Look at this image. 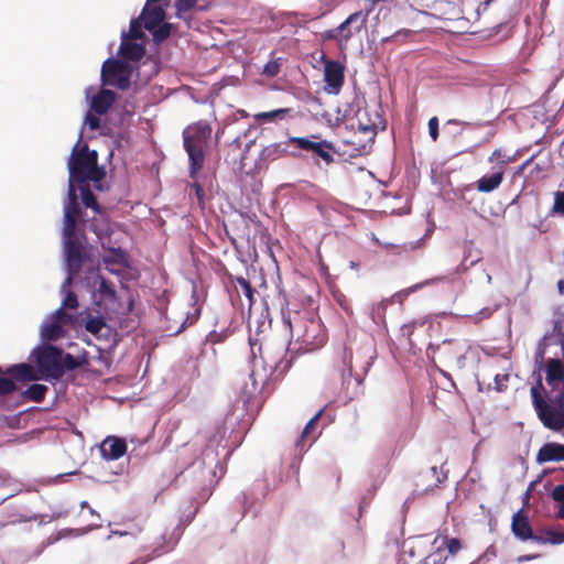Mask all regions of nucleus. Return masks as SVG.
<instances>
[{
	"label": "nucleus",
	"mask_w": 564,
	"mask_h": 564,
	"mask_svg": "<svg viewBox=\"0 0 564 564\" xmlns=\"http://www.w3.org/2000/svg\"><path fill=\"white\" fill-rule=\"evenodd\" d=\"M66 167L68 172L67 193L63 204V227L61 231L62 246L76 247L78 240L74 241L73 219L74 212L90 208L95 215H101V206L89 188V183L98 192L109 189L107 181V169L99 164V153L90 149L86 142H82V133L73 145L67 158Z\"/></svg>",
	"instance_id": "1"
},
{
	"label": "nucleus",
	"mask_w": 564,
	"mask_h": 564,
	"mask_svg": "<svg viewBox=\"0 0 564 564\" xmlns=\"http://www.w3.org/2000/svg\"><path fill=\"white\" fill-rule=\"evenodd\" d=\"M74 250L79 259V285L89 294L93 308L106 313L130 314L134 307V299L130 297L127 307H122L116 284L101 271L98 248L87 245L76 246Z\"/></svg>",
	"instance_id": "2"
},
{
	"label": "nucleus",
	"mask_w": 564,
	"mask_h": 564,
	"mask_svg": "<svg viewBox=\"0 0 564 564\" xmlns=\"http://www.w3.org/2000/svg\"><path fill=\"white\" fill-rule=\"evenodd\" d=\"M234 421V413L230 415H227L225 419V422L223 425L218 426L215 433L210 435L208 438L207 445L202 451L200 457L194 459L188 466L185 468L176 471L174 474V478L172 480H169L166 484L164 482V486H172L176 485L178 481V478L183 476L184 478H187L189 476H193V480H200L205 478V466L212 467L214 464L215 467L220 466V459L217 457L219 456L218 451H216L215 455V447H223L225 452L224 457L227 458L231 455L232 449H227L228 447V441L223 445L224 435L228 429V425H232Z\"/></svg>",
	"instance_id": "3"
},
{
	"label": "nucleus",
	"mask_w": 564,
	"mask_h": 564,
	"mask_svg": "<svg viewBox=\"0 0 564 564\" xmlns=\"http://www.w3.org/2000/svg\"><path fill=\"white\" fill-rule=\"evenodd\" d=\"M30 359L40 378L51 383L61 381L74 367L72 354L53 344H39L32 349Z\"/></svg>",
	"instance_id": "4"
},
{
	"label": "nucleus",
	"mask_w": 564,
	"mask_h": 564,
	"mask_svg": "<svg viewBox=\"0 0 564 564\" xmlns=\"http://www.w3.org/2000/svg\"><path fill=\"white\" fill-rule=\"evenodd\" d=\"M545 371V357H543L542 350H539V352H534L533 355V370L531 375L533 383L530 388L531 403L538 419L545 429L553 432H561V421L555 420L553 412L555 408L552 405V402L549 401L551 393L549 392V388L544 386Z\"/></svg>",
	"instance_id": "5"
},
{
	"label": "nucleus",
	"mask_w": 564,
	"mask_h": 564,
	"mask_svg": "<svg viewBox=\"0 0 564 564\" xmlns=\"http://www.w3.org/2000/svg\"><path fill=\"white\" fill-rule=\"evenodd\" d=\"M117 99V93L106 87L96 90L93 86L85 88V100L88 109L84 116L78 135L85 127L90 131H98L101 135L111 137L113 129L100 117L106 115Z\"/></svg>",
	"instance_id": "6"
},
{
	"label": "nucleus",
	"mask_w": 564,
	"mask_h": 564,
	"mask_svg": "<svg viewBox=\"0 0 564 564\" xmlns=\"http://www.w3.org/2000/svg\"><path fill=\"white\" fill-rule=\"evenodd\" d=\"M167 0H147L140 14L132 17L135 20V30L149 32L156 44H161L171 34V23L165 19V7Z\"/></svg>",
	"instance_id": "7"
},
{
	"label": "nucleus",
	"mask_w": 564,
	"mask_h": 564,
	"mask_svg": "<svg viewBox=\"0 0 564 564\" xmlns=\"http://www.w3.org/2000/svg\"><path fill=\"white\" fill-rule=\"evenodd\" d=\"M251 336H249V344L251 351H253L256 341ZM283 356H280L276 359L271 361L265 358H261V369L258 368V362L253 354V368L249 375L252 386V391L257 390L258 384L261 383V388H265L269 384H275L281 381L284 375L292 367L293 360L292 358H286L288 346L282 347Z\"/></svg>",
	"instance_id": "8"
},
{
	"label": "nucleus",
	"mask_w": 564,
	"mask_h": 564,
	"mask_svg": "<svg viewBox=\"0 0 564 564\" xmlns=\"http://www.w3.org/2000/svg\"><path fill=\"white\" fill-rule=\"evenodd\" d=\"M545 383L551 393L550 402L555 408L553 410L555 420L561 421V431L564 430V350L563 357L557 351L553 356L545 357Z\"/></svg>",
	"instance_id": "9"
},
{
	"label": "nucleus",
	"mask_w": 564,
	"mask_h": 564,
	"mask_svg": "<svg viewBox=\"0 0 564 564\" xmlns=\"http://www.w3.org/2000/svg\"><path fill=\"white\" fill-rule=\"evenodd\" d=\"M62 257L66 276L59 290L62 294V302L59 307H62L64 311V308L73 310L78 306V297L76 293L70 290V285L73 283L79 285V259L78 253L74 250V247L69 246H62Z\"/></svg>",
	"instance_id": "10"
},
{
	"label": "nucleus",
	"mask_w": 564,
	"mask_h": 564,
	"mask_svg": "<svg viewBox=\"0 0 564 564\" xmlns=\"http://www.w3.org/2000/svg\"><path fill=\"white\" fill-rule=\"evenodd\" d=\"M135 66L118 57L109 56L104 61L100 69V83L102 87H113L126 90L131 85V78Z\"/></svg>",
	"instance_id": "11"
},
{
	"label": "nucleus",
	"mask_w": 564,
	"mask_h": 564,
	"mask_svg": "<svg viewBox=\"0 0 564 564\" xmlns=\"http://www.w3.org/2000/svg\"><path fill=\"white\" fill-rule=\"evenodd\" d=\"M93 310L95 314L88 307L78 313V321L82 323L85 330L97 338L117 343L119 340V334L116 328L108 324V321L112 315H119L120 313H106L98 308Z\"/></svg>",
	"instance_id": "12"
},
{
	"label": "nucleus",
	"mask_w": 564,
	"mask_h": 564,
	"mask_svg": "<svg viewBox=\"0 0 564 564\" xmlns=\"http://www.w3.org/2000/svg\"><path fill=\"white\" fill-rule=\"evenodd\" d=\"M135 20H130L129 29L122 30L120 35V45L118 48L119 59L127 61L131 65L138 64L147 53L144 40L145 33L135 30Z\"/></svg>",
	"instance_id": "13"
},
{
	"label": "nucleus",
	"mask_w": 564,
	"mask_h": 564,
	"mask_svg": "<svg viewBox=\"0 0 564 564\" xmlns=\"http://www.w3.org/2000/svg\"><path fill=\"white\" fill-rule=\"evenodd\" d=\"M317 138V134L306 137H289V143L294 144L295 149L299 151L312 153L316 164H318V159H321L325 162V164L329 165L335 161L333 154L330 153V151H335V144L326 139L319 141L313 140Z\"/></svg>",
	"instance_id": "14"
},
{
	"label": "nucleus",
	"mask_w": 564,
	"mask_h": 564,
	"mask_svg": "<svg viewBox=\"0 0 564 564\" xmlns=\"http://www.w3.org/2000/svg\"><path fill=\"white\" fill-rule=\"evenodd\" d=\"M72 315L57 307L48 314L40 325V344H51L65 337L66 324L70 322Z\"/></svg>",
	"instance_id": "15"
},
{
	"label": "nucleus",
	"mask_w": 564,
	"mask_h": 564,
	"mask_svg": "<svg viewBox=\"0 0 564 564\" xmlns=\"http://www.w3.org/2000/svg\"><path fill=\"white\" fill-rule=\"evenodd\" d=\"M101 248L106 252L100 259L105 269L112 275L120 279L121 289H126L122 281L123 270L131 268L130 256L128 251L120 246L115 247L109 241H101Z\"/></svg>",
	"instance_id": "16"
},
{
	"label": "nucleus",
	"mask_w": 564,
	"mask_h": 564,
	"mask_svg": "<svg viewBox=\"0 0 564 564\" xmlns=\"http://www.w3.org/2000/svg\"><path fill=\"white\" fill-rule=\"evenodd\" d=\"M283 155L300 156V152L295 149L294 144L275 142L263 147L258 159L254 162L253 171L264 172L269 169L271 162L278 160Z\"/></svg>",
	"instance_id": "17"
},
{
	"label": "nucleus",
	"mask_w": 564,
	"mask_h": 564,
	"mask_svg": "<svg viewBox=\"0 0 564 564\" xmlns=\"http://www.w3.org/2000/svg\"><path fill=\"white\" fill-rule=\"evenodd\" d=\"M345 64L339 61H329L323 66V89L326 94L336 96L340 93L345 83Z\"/></svg>",
	"instance_id": "18"
},
{
	"label": "nucleus",
	"mask_w": 564,
	"mask_h": 564,
	"mask_svg": "<svg viewBox=\"0 0 564 564\" xmlns=\"http://www.w3.org/2000/svg\"><path fill=\"white\" fill-rule=\"evenodd\" d=\"M126 440L120 436L108 435L99 445L101 457L107 460H117L127 454Z\"/></svg>",
	"instance_id": "19"
},
{
	"label": "nucleus",
	"mask_w": 564,
	"mask_h": 564,
	"mask_svg": "<svg viewBox=\"0 0 564 564\" xmlns=\"http://www.w3.org/2000/svg\"><path fill=\"white\" fill-rule=\"evenodd\" d=\"M183 148L188 155V175L192 180H195L198 173L203 170L206 156V147L194 145L188 141V138L185 137Z\"/></svg>",
	"instance_id": "20"
},
{
	"label": "nucleus",
	"mask_w": 564,
	"mask_h": 564,
	"mask_svg": "<svg viewBox=\"0 0 564 564\" xmlns=\"http://www.w3.org/2000/svg\"><path fill=\"white\" fill-rule=\"evenodd\" d=\"M212 135V126L209 122L199 120L197 122H194L189 126H187L183 132V142L185 141V137L188 138V141L194 145H205L207 147V143Z\"/></svg>",
	"instance_id": "21"
},
{
	"label": "nucleus",
	"mask_w": 564,
	"mask_h": 564,
	"mask_svg": "<svg viewBox=\"0 0 564 564\" xmlns=\"http://www.w3.org/2000/svg\"><path fill=\"white\" fill-rule=\"evenodd\" d=\"M511 532L521 542H535L536 534L533 533L528 516L523 509L513 513L511 519Z\"/></svg>",
	"instance_id": "22"
},
{
	"label": "nucleus",
	"mask_w": 564,
	"mask_h": 564,
	"mask_svg": "<svg viewBox=\"0 0 564 564\" xmlns=\"http://www.w3.org/2000/svg\"><path fill=\"white\" fill-rule=\"evenodd\" d=\"M324 416V408L323 409H319L310 420L308 422L305 424L304 429L302 430V433L300 435V437L297 438V441L295 442V449L299 451V455L295 454L294 458H293V462L291 463V467L293 469H299L300 467V463H301V459H302V453L304 452V448H303V442L305 438L307 437H313V440H315V436L313 435L319 420Z\"/></svg>",
	"instance_id": "23"
},
{
	"label": "nucleus",
	"mask_w": 564,
	"mask_h": 564,
	"mask_svg": "<svg viewBox=\"0 0 564 564\" xmlns=\"http://www.w3.org/2000/svg\"><path fill=\"white\" fill-rule=\"evenodd\" d=\"M98 216L99 217H91L89 224L87 225V230L94 232L97 236L100 245L101 241L111 242V236L115 232V223L110 220L104 210H101V215Z\"/></svg>",
	"instance_id": "24"
},
{
	"label": "nucleus",
	"mask_w": 564,
	"mask_h": 564,
	"mask_svg": "<svg viewBox=\"0 0 564 564\" xmlns=\"http://www.w3.org/2000/svg\"><path fill=\"white\" fill-rule=\"evenodd\" d=\"M564 444L546 442L538 451L535 462L543 465L550 462H564Z\"/></svg>",
	"instance_id": "25"
},
{
	"label": "nucleus",
	"mask_w": 564,
	"mask_h": 564,
	"mask_svg": "<svg viewBox=\"0 0 564 564\" xmlns=\"http://www.w3.org/2000/svg\"><path fill=\"white\" fill-rule=\"evenodd\" d=\"M73 219V240L80 241L78 242L79 246H89L91 245L86 236L87 231V225L89 224L91 218H88L86 208L83 207L82 212L77 210L72 214Z\"/></svg>",
	"instance_id": "26"
},
{
	"label": "nucleus",
	"mask_w": 564,
	"mask_h": 564,
	"mask_svg": "<svg viewBox=\"0 0 564 564\" xmlns=\"http://www.w3.org/2000/svg\"><path fill=\"white\" fill-rule=\"evenodd\" d=\"M6 371L8 377L12 378L15 384L33 381L36 379L37 373L35 367L33 368L24 362L10 365L7 367Z\"/></svg>",
	"instance_id": "27"
},
{
	"label": "nucleus",
	"mask_w": 564,
	"mask_h": 564,
	"mask_svg": "<svg viewBox=\"0 0 564 564\" xmlns=\"http://www.w3.org/2000/svg\"><path fill=\"white\" fill-rule=\"evenodd\" d=\"M503 177V170L495 171L491 174H485L476 182V188L480 193H492L501 185Z\"/></svg>",
	"instance_id": "28"
},
{
	"label": "nucleus",
	"mask_w": 564,
	"mask_h": 564,
	"mask_svg": "<svg viewBox=\"0 0 564 564\" xmlns=\"http://www.w3.org/2000/svg\"><path fill=\"white\" fill-rule=\"evenodd\" d=\"M364 21L361 20V12L357 11L350 13L338 26V32L345 39V43L352 36L354 32H359Z\"/></svg>",
	"instance_id": "29"
},
{
	"label": "nucleus",
	"mask_w": 564,
	"mask_h": 564,
	"mask_svg": "<svg viewBox=\"0 0 564 564\" xmlns=\"http://www.w3.org/2000/svg\"><path fill=\"white\" fill-rule=\"evenodd\" d=\"M175 17L180 20L188 21L192 17L188 15V12L193 11H207L209 7H203L200 4V0H175Z\"/></svg>",
	"instance_id": "30"
},
{
	"label": "nucleus",
	"mask_w": 564,
	"mask_h": 564,
	"mask_svg": "<svg viewBox=\"0 0 564 564\" xmlns=\"http://www.w3.org/2000/svg\"><path fill=\"white\" fill-rule=\"evenodd\" d=\"M551 346H558L561 350L560 357H563L564 351V341L560 340V335L552 334V330L546 332L542 338L538 341L535 351L539 352V350H542L543 357H547L546 354L550 351Z\"/></svg>",
	"instance_id": "31"
},
{
	"label": "nucleus",
	"mask_w": 564,
	"mask_h": 564,
	"mask_svg": "<svg viewBox=\"0 0 564 564\" xmlns=\"http://www.w3.org/2000/svg\"><path fill=\"white\" fill-rule=\"evenodd\" d=\"M184 530H185V524L183 522L177 523L170 534L167 532H164L161 535L162 543H160L155 547L164 546L165 549H167V553L170 551L174 550V547L178 543L180 539L182 538Z\"/></svg>",
	"instance_id": "32"
},
{
	"label": "nucleus",
	"mask_w": 564,
	"mask_h": 564,
	"mask_svg": "<svg viewBox=\"0 0 564 564\" xmlns=\"http://www.w3.org/2000/svg\"><path fill=\"white\" fill-rule=\"evenodd\" d=\"M535 543L561 545L564 543V530L546 529L542 535L536 534Z\"/></svg>",
	"instance_id": "33"
},
{
	"label": "nucleus",
	"mask_w": 564,
	"mask_h": 564,
	"mask_svg": "<svg viewBox=\"0 0 564 564\" xmlns=\"http://www.w3.org/2000/svg\"><path fill=\"white\" fill-rule=\"evenodd\" d=\"M48 391V387L43 383L32 382L22 392V397L34 402H40L45 398Z\"/></svg>",
	"instance_id": "34"
},
{
	"label": "nucleus",
	"mask_w": 564,
	"mask_h": 564,
	"mask_svg": "<svg viewBox=\"0 0 564 564\" xmlns=\"http://www.w3.org/2000/svg\"><path fill=\"white\" fill-rule=\"evenodd\" d=\"M373 240L379 246H382L386 249L390 250L393 254H402L403 252H408V251H411V250H414L415 248H417L422 239H417V240L409 242V243L394 245L391 242L383 243L373 235Z\"/></svg>",
	"instance_id": "35"
},
{
	"label": "nucleus",
	"mask_w": 564,
	"mask_h": 564,
	"mask_svg": "<svg viewBox=\"0 0 564 564\" xmlns=\"http://www.w3.org/2000/svg\"><path fill=\"white\" fill-rule=\"evenodd\" d=\"M195 499L191 498L185 506L180 508L178 523H184L185 528L192 523L198 512V506H194Z\"/></svg>",
	"instance_id": "36"
},
{
	"label": "nucleus",
	"mask_w": 564,
	"mask_h": 564,
	"mask_svg": "<svg viewBox=\"0 0 564 564\" xmlns=\"http://www.w3.org/2000/svg\"><path fill=\"white\" fill-rule=\"evenodd\" d=\"M289 112V108H278L265 112H259L256 115V119L260 121L275 122L278 120H283Z\"/></svg>",
	"instance_id": "37"
},
{
	"label": "nucleus",
	"mask_w": 564,
	"mask_h": 564,
	"mask_svg": "<svg viewBox=\"0 0 564 564\" xmlns=\"http://www.w3.org/2000/svg\"><path fill=\"white\" fill-rule=\"evenodd\" d=\"M512 33V25L509 22H501L492 26L489 31V37L498 36L497 42L508 39Z\"/></svg>",
	"instance_id": "38"
},
{
	"label": "nucleus",
	"mask_w": 564,
	"mask_h": 564,
	"mask_svg": "<svg viewBox=\"0 0 564 564\" xmlns=\"http://www.w3.org/2000/svg\"><path fill=\"white\" fill-rule=\"evenodd\" d=\"M235 280L242 289L243 295L247 297L249 306L251 307L256 302V289L251 285L248 279L241 275H237Z\"/></svg>",
	"instance_id": "39"
},
{
	"label": "nucleus",
	"mask_w": 564,
	"mask_h": 564,
	"mask_svg": "<svg viewBox=\"0 0 564 564\" xmlns=\"http://www.w3.org/2000/svg\"><path fill=\"white\" fill-rule=\"evenodd\" d=\"M17 391L15 383L12 378H9L7 371L0 366V397L13 393Z\"/></svg>",
	"instance_id": "40"
},
{
	"label": "nucleus",
	"mask_w": 564,
	"mask_h": 564,
	"mask_svg": "<svg viewBox=\"0 0 564 564\" xmlns=\"http://www.w3.org/2000/svg\"><path fill=\"white\" fill-rule=\"evenodd\" d=\"M375 143V134H372L365 143H361L352 149L345 161H349L357 156L367 155L371 152L372 144Z\"/></svg>",
	"instance_id": "41"
},
{
	"label": "nucleus",
	"mask_w": 564,
	"mask_h": 564,
	"mask_svg": "<svg viewBox=\"0 0 564 564\" xmlns=\"http://www.w3.org/2000/svg\"><path fill=\"white\" fill-rule=\"evenodd\" d=\"M549 216H557L564 218V191H556L553 194V206Z\"/></svg>",
	"instance_id": "42"
},
{
	"label": "nucleus",
	"mask_w": 564,
	"mask_h": 564,
	"mask_svg": "<svg viewBox=\"0 0 564 564\" xmlns=\"http://www.w3.org/2000/svg\"><path fill=\"white\" fill-rule=\"evenodd\" d=\"M488 161L490 163L497 162L498 164H501L505 166V165L516 162V155H508L501 149H495L492 151L491 155L488 158Z\"/></svg>",
	"instance_id": "43"
},
{
	"label": "nucleus",
	"mask_w": 564,
	"mask_h": 564,
	"mask_svg": "<svg viewBox=\"0 0 564 564\" xmlns=\"http://www.w3.org/2000/svg\"><path fill=\"white\" fill-rule=\"evenodd\" d=\"M256 171H251L247 173V176L250 177V181H247L243 185V189L246 192H250L252 195H259L262 189V182L256 177Z\"/></svg>",
	"instance_id": "44"
},
{
	"label": "nucleus",
	"mask_w": 564,
	"mask_h": 564,
	"mask_svg": "<svg viewBox=\"0 0 564 564\" xmlns=\"http://www.w3.org/2000/svg\"><path fill=\"white\" fill-rule=\"evenodd\" d=\"M343 364L345 369L343 370V380H346L347 376H352L354 367H352V349L344 346L343 352Z\"/></svg>",
	"instance_id": "45"
},
{
	"label": "nucleus",
	"mask_w": 564,
	"mask_h": 564,
	"mask_svg": "<svg viewBox=\"0 0 564 564\" xmlns=\"http://www.w3.org/2000/svg\"><path fill=\"white\" fill-rule=\"evenodd\" d=\"M100 525H94V524H90L86 528H83V529H72V528H65V529H62L59 532H58V538L62 539V538H69V536H80L87 532H90L97 528H99Z\"/></svg>",
	"instance_id": "46"
},
{
	"label": "nucleus",
	"mask_w": 564,
	"mask_h": 564,
	"mask_svg": "<svg viewBox=\"0 0 564 564\" xmlns=\"http://www.w3.org/2000/svg\"><path fill=\"white\" fill-rule=\"evenodd\" d=\"M446 276L445 275H438V276H434L432 279H427V280H424L420 283H416L412 286H410L409 289H406L405 291H403V293L405 295L410 294V293H413V292H416L417 290H421L422 288L424 286H427V285H433V284H436L438 282H442V281H445Z\"/></svg>",
	"instance_id": "47"
},
{
	"label": "nucleus",
	"mask_w": 564,
	"mask_h": 564,
	"mask_svg": "<svg viewBox=\"0 0 564 564\" xmlns=\"http://www.w3.org/2000/svg\"><path fill=\"white\" fill-rule=\"evenodd\" d=\"M321 40L323 42L334 40L338 43L340 47H343V44L345 43V39L340 34V32H338L337 28L325 30L324 32H322Z\"/></svg>",
	"instance_id": "48"
},
{
	"label": "nucleus",
	"mask_w": 564,
	"mask_h": 564,
	"mask_svg": "<svg viewBox=\"0 0 564 564\" xmlns=\"http://www.w3.org/2000/svg\"><path fill=\"white\" fill-rule=\"evenodd\" d=\"M73 360V371L78 368H84L89 366V352L86 349H82L77 356L72 355Z\"/></svg>",
	"instance_id": "49"
},
{
	"label": "nucleus",
	"mask_w": 564,
	"mask_h": 564,
	"mask_svg": "<svg viewBox=\"0 0 564 564\" xmlns=\"http://www.w3.org/2000/svg\"><path fill=\"white\" fill-rule=\"evenodd\" d=\"M443 545L447 550L448 554L455 555L462 549V541L458 538L445 536L443 540Z\"/></svg>",
	"instance_id": "50"
},
{
	"label": "nucleus",
	"mask_w": 564,
	"mask_h": 564,
	"mask_svg": "<svg viewBox=\"0 0 564 564\" xmlns=\"http://www.w3.org/2000/svg\"><path fill=\"white\" fill-rule=\"evenodd\" d=\"M481 259L480 251L476 250V258L470 260L469 264H467V260L463 258V261L454 269L455 274H463L469 270V268L474 267Z\"/></svg>",
	"instance_id": "51"
},
{
	"label": "nucleus",
	"mask_w": 564,
	"mask_h": 564,
	"mask_svg": "<svg viewBox=\"0 0 564 564\" xmlns=\"http://www.w3.org/2000/svg\"><path fill=\"white\" fill-rule=\"evenodd\" d=\"M165 553H167V549H165L164 546H162V547H154L152 550V552L148 556H145L144 558H137V560L132 561L129 564H147L150 561H152V560H154V558H156V557H159V556H161V555H163Z\"/></svg>",
	"instance_id": "52"
},
{
	"label": "nucleus",
	"mask_w": 564,
	"mask_h": 564,
	"mask_svg": "<svg viewBox=\"0 0 564 564\" xmlns=\"http://www.w3.org/2000/svg\"><path fill=\"white\" fill-rule=\"evenodd\" d=\"M474 191L473 184H466L460 187H457L454 191V195L457 197V199L464 202L466 205H469L471 203V199L467 197V194Z\"/></svg>",
	"instance_id": "53"
},
{
	"label": "nucleus",
	"mask_w": 564,
	"mask_h": 564,
	"mask_svg": "<svg viewBox=\"0 0 564 564\" xmlns=\"http://www.w3.org/2000/svg\"><path fill=\"white\" fill-rule=\"evenodd\" d=\"M279 61H280V58L274 59V61H269L263 66L262 74L270 78L275 77L280 72V62Z\"/></svg>",
	"instance_id": "54"
},
{
	"label": "nucleus",
	"mask_w": 564,
	"mask_h": 564,
	"mask_svg": "<svg viewBox=\"0 0 564 564\" xmlns=\"http://www.w3.org/2000/svg\"><path fill=\"white\" fill-rule=\"evenodd\" d=\"M429 135L433 141H436L440 137V121L436 116H433L429 119Z\"/></svg>",
	"instance_id": "55"
},
{
	"label": "nucleus",
	"mask_w": 564,
	"mask_h": 564,
	"mask_svg": "<svg viewBox=\"0 0 564 564\" xmlns=\"http://www.w3.org/2000/svg\"><path fill=\"white\" fill-rule=\"evenodd\" d=\"M235 503L242 508L241 518H243L249 510V499L247 492L241 491L238 494L235 498Z\"/></svg>",
	"instance_id": "56"
},
{
	"label": "nucleus",
	"mask_w": 564,
	"mask_h": 564,
	"mask_svg": "<svg viewBox=\"0 0 564 564\" xmlns=\"http://www.w3.org/2000/svg\"><path fill=\"white\" fill-rule=\"evenodd\" d=\"M550 498L555 502H564V482H561L556 485L551 491H550Z\"/></svg>",
	"instance_id": "57"
},
{
	"label": "nucleus",
	"mask_w": 564,
	"mask_h": 564,
	"mask_svg": "<svg viewBox=\"0 0 564 564\" xmlns=\"http://www.w3.org/2000/svg\"><path fill=\"white\" fill-rule=\"evenodd\" d=\"M250 394L251 392L248 391V386L246 384L237 400V404H242V413H246L249 410V403L251 399Z\"/></svg>",
	"instance_id": "58"
},
{
	"label": "nucleus",
	"mask_w": 564,
	"mask_h": 564,
	"mask_svg": "<svg viewBox=\"0 0 564 564\" xmlns=\"http://www.w3.org/2000/svg\"><path fill=\"white\" fill-rule=\"evenodd\" d=\"M508 380H509L508 373H503V375L497 373L494 379L496 391L502 392L503 390H506Z\"/></svg>",
	"instance_id": "59"
},
{
	"label": "nucleus",
	"mask_w": 564,
	"mask_h": 564,
	"mask_svg": "<svg viewBox=\"0 0 564 564\" xmlns=\"http://www.w3.org/2000/svg\"><path fill=\"white\" fill-rule=\"evenodd\" d=\"M497 552L495 545H489L486 551L474 562V564H484L488 562L490 557H496Z\"/></svg>",
	"instance_id": "60"
},
{
	"label": "nucleus",
	"mask_w": 564,
	"mask_h": 564,
	"mask_svg": "<svg viewBox=\"0 0 564 564\" xmlns=\"http://www.w3.org/2000/svg\"><path fill=\"white\" fill-rule=\"evenodd\" d=\"M375 358H376V356L369 357V360L364 366V375L352 372L351 377L355 378V381L357 384H359V386L362 384L364 378L367 375V372L369 371V369L371 368Z\"/></svg>",
	"instance_id": "61"
},
{
	"label": "nucleus",
	"mask_w": 564,
	"mask_h": 564,
	"mask_svg": "<svg viewBox=\"0 0 564 564\" xmlns=\"http://www.w3.org/2000/svg\"><path fill=\"white\" fill-rule=\"evenodd\" d=\"M227 336H228L227 330H221L219 333L217 330H212L207 335L206 339L213 344H216V343H221Z\"/></svg>",
	"instance_id": "62"
},
{
	"label": "nucleus",
	"mask_w": 564,
	"mask_h": 564,
	"mask_svg": "<svg viewBox=\"0 0 564 564\" xmlns=\"http://www.w3.org/2000/svg\"><path fill=\"white\" fill-rule=\"evenodd\" d=\"M547 517L555 519V520H563L564 519V502L555 503L554 512L549 513Z\"/></svg>",
	"instance_id": "63"
},
{
	"label": "nucleus",
	"mask_w": 564,
	"mask_h": 564,
	"mask_svg": "<svg viewBox=\"0 0 564 564\" xmlns=\"http://www.w3.org/2000/svg\"><path fill=\"white\" fill-rule=\"evenodd\" d=\"M191 188L194 191V193L199 202H203L205 199V189H204L203 185L196 181V178L194 180L193 184L191 185Z\"/></svg>",
	"instance_id": "64"
}]
</instances>
